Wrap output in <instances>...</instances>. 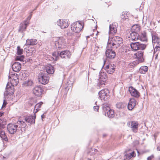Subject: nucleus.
Returning a JSON list of instances; mask_svg holds the SVG:
<instances>
[{
  "instance_id": "f257e3e1",
  "label": "nucleus",
  "mask_w": 160,
  "mask_h": 160,
  "mask_svg": "<svg viewBox=\"0 0 160 160\" xmlns=\"http://www.w3.org/2000/svg\"><path fill=\"white\" fill-rule=\"evenodd\" d=\"M122 43V39L119 37H113L108 40L107 46L108 47H112L116 48Z\"/></svg>"
},
{
  "instance_id": "f03ea898",
  "label": "nucleus",
  "mask_w": 160,
  "mask_h": 160,
  "mask_svg": "<svg viewBox=\"0 0 160 160\" xmlns=\"http://www.w3.org/2000/svg\"><path fill=\"white\" fill-rule=\"evenodd\" d=\"M83 22L81 21L74 22L71 25V30L76 33L79 32L83 27Z\"/></svg>"
},
{
  "instance_id": "7ed1b4c3",
  "label": "nucleus",
  "mask_w": 160,
  "mask_h": 160,
  "mask_svg": "<svg viewBox=\"0 0 160 160\" xmlns=\"http://www.w3.org/2000/svg\"><path fill=\"white\" fill-rule=\"evenodd\" d=\"M146 44L139 42L132 43L130 44L131 48L134 51H136L139 49L143 50L146 48Z\"/></svg>"
},
{
  "instance_id": "20e7f679",
  "label": "nucleus",
  "mask_w": 160,
  "mask_h": 160,
  "mask_svg": "<svg viewBox=\"0 0 160 160\" xmlns=\"http://www.w3.org/2000/svg\"><path fill=\"white\" fill-rule=\"evenodd\" d=\"M11 83L8 82L7 85L6 90L4 94L5 96L8 98L9 96H11L13 94L14 91V86L11 85Z\"/></svg>"
},
{
  "instance_id": "39448f33",
  "label": "nucleus",
  "mask_w": 160,
  "mask_h": 160,
  "mask_svg": "<svg viewBox=\"0 0 160 160\" xmlns=\"http://www.w3.org/2000/svg\"><path fill=\"white\" fill-rule=\"evenodd\" d=\"M109 91L108 89H104L100 91L98 93L100 99L104 101H106L109 98Z\"/></svg>"
},
{
  "instance_id": "423d86ee",
  "label": "nucleus",
  "mask_w": 160,
  "mask_h": 160,
  "mask_svg": "<svg viewBox=\"0 0 160 160\" xmlns=\"http://www.w3.org/2000/svg\"><path fill=\"white\" fill-rule=\"evenodd\" d=\"M129 127L131 128L132 131L135 133L137 132L138 127L139 125L138 122L132 121L128 122V123Z\"/></svg>"
},
{
  "instance_id": "0eeeda50",
  "label": "nucleus",
  "mask_w": 160,
  "mask_h": 160,
  "mask_svg": "<svg viewBox=\"0 0 160 160\" xmlns=\"http://www.w3.org/2000/svg\"><path fill=\"white\" fill-rule=\"evenodd\" d=\"M127 37L130 41H136L139 39V35L136 32H133L128 34Z\"/></svg>"
},
{
  "instance_id": "6e6552de",
  "label": "nucleus",
  "mask_w": 160,
  "mask_h": 160,
  "mask_svg": "<svg viewBox=\"0 0 160 160\" xmlns=\"http://www.w3.org/2000/svg\"><path fill=\"white\" fill-rule=\"evenodd\" d=\"M17 126L18 130H21L22 131V128H23V130H25L27 128V125L23 121L18 120L17 121L15 124Z\"/></svg>"
},
{
  "instance_id": "1a4fd4ad",
  "label": "nucleus",
  "mask_w": 160,
  "mask_h": 160,
  "mask_svg": "<svg viewBox=\"0 0 160 160\" xmlns=\"http://www.w3.org/2000/svg\"><path fill=\"white\" fill-rule=\"evenodd\" d=\"M38 80L40 83L42 84H46L48 82L49 78L43 74L41 73V75L38 76Z\"/></svg>"
},
{
  "instance_id": "9d476101",
  "label": "nucleus",
  "mask_w": 160,
  "mask_h": 160,
  "mask_svg": "<svg viewBox=\"0 0 160 160\" xmlns=\"http://www.w3.org/2000/svg\"><path fill=\"white\" fill-rule=\"evenodd\" d=\"M69 23L68 20L59 19L57 21V24L61 28L63 29L68 27Z\"/></svg>"
},
{
  "instance_id": "9b49d317",
  "label": "nucleus",
  "mask_w": 160,
  "mask_h": 160,
  "mask_svg": "<svg viewBox=\"0 0 160 160\" xmlns=\"http://www.w3.org/2000/svg\"><path fill=\"white\" fill-rule=\"evenodd\" d=\"M7 128L9 132L11 134H13L18 130L15 124L9 123L8 125Z\"/></svg>"
},
{
  "instance_id": "f8f14e48",
  "label": "nucleus",
  "mask_w": 160,
  "mask_h": 160,
  "mask_svg": "<svg viewBox=\"0 0 160 160\" xmlns=\"http://www.w3.org/2000/svg\"><path fill=\"white\" fill-rule=\"evenodd\" d=\"M105 54L107 57L110 59L114 58L116 56L115 52L109 48L107 49Z\"/></svg>"
},
{
  "instance_id": "ddd939ff",
  "label": "nucleus",
  "mask_w": 160,
  "mask_h": 160,
  "mask_svg": "<svg viewBox=\"0 0 160 160\" xmlns=\"http://www.w3.org/2000/svg\"><path fill=\"white\" fill-rule=\"evenodd\" d=\"M129 91L132 96L136 98H138L140 96V93L136 89L132 87L129 88Z\"/></svg>"
},
{
  "instance_id": "4468645a",
  "label": "nucleus",
  "mask_w": 160,
  "mask_h": 160,
  "mask_svg": "<svg viewBox=\"0 0 160 160\" xmlns=\"http://www.w3.org/2000/svg\"><path fill=\"white\" fill-rule=\"evenodd\" d=\"M71 56L70 52L68 51H64L60 53L59 57L62 58L69 59Z\"/></svg>"
},
{
  "instance_id": "2eb2a0df",
  "label": "nucleus",
  "mask_w": 160,
  "mask_h": 160,
  "mask_svg": "<svg viewBox=\"0 0 160 160\" xmlns=\"http://www.w3.org/2000/svg\"><path fill=\"white\" fill-rule=\"evenodd\" d=\"M118 26L117 23H113L112 24L110 25L109 34L113 35L116 32Z\"/></svg>"
},
{
  "instance_id": "dca6fc26",
  "label": "nucleus",
  "mask_w": 160,
  "mask_h": 160,
  "mask_svg": "<svg viewBox=\"0 0 160 160\" xmlns=\"http://www.w3.org/2000/svg\"><path fill=\"white\" fill-rule=\"evenodd\" d=\"M33 92L36 96H40L42 93V90L41 87L39 86L35 87L33 89Z\"/></svg>"
},
{
  "instance_id": "f3484780",
  "label": "nucleus",
  "mask_w": 160,
  "mask_h": 160,
  "mask_svg": "<svg viewBox=\"0 0 160 160\" xmlns=\"http://www.w3.org/2000/svg\"><path fill=\"white\" fill-rule=\"evenodd\" d=\"M115 66L113 64H109L105 67V69L107 72L109 74H112L115 71Z\"/></svg>"
},
{
  "instance_id": "a211bd4d",
  "label": "nucleus",
  "mask_w": 160,
  "mask_h": 160,
  "mask_svg": "<svg viewBox=\"0 0 160 160\" xmlns=\"http://www.w3.org/2000/svg\"><path fill=\"white\" fill-rule=\"evenodd\" d=\"M12 76V81L11 82L9 83H11V85L13 86H16L18 83V76H17V74H11Z\"/></svg>"
},
{
  "instance_id": "6ab92c4d",
  "label": "nucleus",
  "mask_w": 160,
  "mask_h": 160,
  "mask_svg": "<svg viewBox=\"0 0 160 160\" xmlns=\"http://www.w3.org/2000/svg\"><path fill=\"white\" fill-rule=\"evenodd\" d=\"M29 24L28 21H24L23 23H22L20 24L19 32H22L25 31L28 25Z\"/></svg>"
},
{
  "instance_id": "aec40b11",
  "label": "nucleus",
  "mask_w": 160,
  "mask_h": 160,
  "mask_svg": "<svg viewBox=\"0 0 160 160\" xmlns=\"http://www.w3.org/2000/svg\"><path fill=\"white\" fill-rule=\"evenodd\" d=\"M21 64L18 62H14L12 65L13 70L15 72H19L21 69Z\"/></svg>"
},
{
  "instance_id": "412c9836",
  "label": "nucleus",
  "mask_w": 160,
  "mask_h": 160,
  "mask_svg": "<svg viewBox=\"0 0 160 160\" xmlns=\"http://www.w3.org/2000/svg\"><path fill=\"white\" fill-rule=\"evenodd\" d=\"M35 115L29 116L25 118V120L27 122L30 123L31 124H32L35 123Z\"/></svg>"
},
{
  "instance_id": "4be33fe9",
  "label": "nucleus",
  "mask_w": 160,
  "mask_h": 160,
  "mask_svg": "<svg viewBox=\"0 0 160 160\" xmlns=\"http://www.w3.org/2000/svg\"><path fill=\"white\" fill-rule=\"evenodd\" d=\"M136 105V101L133 98L131 99L129 101L128 105V108L129 110H132Z\"/></svg>"
},
{
  "instance_id": "5701e85b",
  "label": "nucleus",
  "mask_w": 160,
  "mask_h": 160,
  "mask_svg": "<svg viewBox=\"0 0 160 160\" xmlns=\"http://www.w3.org/2000/svg\"><path fill=\"white\" fill-rule=\"evenodd\" d=\"M135 55L138 59V61H139V62H142L143 61L144 58H143V52L141 51H138L137 53H136Z\"/></svg>"
},
{
  "instance_id": "b1692460",
  "label": "nucleus",
  "mask_w": 160,
  "mask_h": 160,
  "mask_svg": "<svg viewBox=\"0 0 160 160\" xmlns=\"http://www.w3.org/2000/svg\"><path fill=\"white\" fill-rule=\"evenodd\" d=\"M99 80L100 81L105 82L107 80V76L105 72H101L99 73Z\"/></svg>"
},
{
  "instance_id": "393cba45",
  "label": "nucleus",
  "mask_w": 160,
  "mask_h": 160,
  "mask_svg": "<svg viewBox=\"0 0 160 160\" xmlns=\"http://www.w3.org/2000/svg\"><path fill=\"white\" fill-rule=\"evenodd\" d=\"M37 44V40L35 39H28L26 40V45H34Z\"/></svg>"
},
{
  "instance_id": "a878e982",
  "label": "nucleus",
  "mask_w": 160,
  "mask_h": 160,
  "mask_svg": "<svg viewBox=\"0 0 160 160\" xmlns=\"http://www.w3.org/2000/svg\"><path fill=\"white\" fill-rule=\"evenodd\" d=\"M136 156L134 152H132L131 153L126 154L124 157V160H128L132 157H135Z\"/></svg>"
},
{
  "instance_id": "bb28decb",
  "label": "nucleus",
  "mask_w": 160,
  "mask_h": 160,
  "mask_svg": "<svg viewBox=\"0 0 160 160\" xmlns=\"http://www.w3.org/2000/svg\"><path fill=\"white\" fill-rule=\"evenodd\" d=\"M152 40L153 43H158L159 42V38L158 35L155 33L153 32L152 34Z\"/></svg>"
},
{
  "instance_id": "cd10ccee",
  "label": "nucleus",
  "mask_w": 160,
  "mask_h": 160,
  "mask_svg": "<svg viewBox=\"0 0 160 160\" xmlns=\"http://www.w3.org/2000/svg\"><path fill=\"white\" fill-rule=\"evenodd\" d=\"M139 63V61L136 60L133 61L132 62H131L128 64L127 65L128 67V68H133L136 65L138 64Z\"/></svg>"
},
{
  "instance_id": "c85d7f7f",
  "label": "nucleus",
  "mask_w": 160,
  "mask_h": 160,
  "mask_svg": "<svg viewBox=\"0 0 160 160\" xmlns=\"http://www.w3.org/2000/svg\"><path fill=\"white\" fill-rule=\"evenodd\" d=\"M47 72L49 74H53L54 72V69L53 67L50 65L46 68Z\"/></svg>"
},
{
  "instance_id": "c756f323",
  "label": "nucleus",
  "mask_w": 160,
  "mask_h": 160,
  "mask_svg": "<svg viewBox=\"0 0 160 160\" xmlns=\"http://www.w3.org/2000/svg\"><path fill=\"white\" fill-rule=\"evenodd\" d=\"M105 116H107L109 118H112L114 116V112L113 110L110 109L106 112H105Z\"/></svg>"
},
{
  "instance_id": "7c9ffc66",
  "label": "nucleus",
  "mask_w": 160,
  "mask_h": 160,
  "mask_svg": "<svg viewBox=\"0 0 160 160\" xmlns=\"http://www.w3.org/2000/svg\"><path fill=\"white\" fill-rule=\"evenodd\" d=\"M33 83L32 81L31 80H28L25 81L22 84L23 87H27L31 86Z\"/></svg>"
},
{
  "instance_id": "2f4dec72",
  "label": "nucleus",
  "mask_w": 160,
  "mask_h": 160,
  "mask_svg": "<svg viewBox=\"0 0 160 160\" xmlns=\"http://www.w3.org/2000/svg\"><path fill=\"white\" fill-rule=\"evenodd\" d=\"M0 137L5 141H8L7 136L6 135L5 132L4 131L0 130Z\"/></svg>"
},
{
  "instance_id": "473e14b6",
  "label": "nucleus",
  "mask_w": 160,
  "mask_h": 160,
  "mask_svg": "<svg viewBox=\"0 0 160 160\" xmlns=\"http://www.w3.org/2000/svg\"><path fill=\"white\" fill-rule=\"evenodd\" d=\"M43 102H40L37 104L35 106V109L34 110L33 112L36 113L38 112L40 109L41 105H42Z\"/></svg>"
},
{
  "instance_id": "72a5a7b5",
  "label": "nucleus",
  "mask_w": 160,
  "mask_h": 160,
  "mask_svg": "<svg viewBox=\"0 0 160 160\" xmlns=\"http://www.w3.org/2000/svg\"><path fill=\"white\" fill-rule=\"evenodd\" d=\"M148 68L146 66H142L141 67L139 71L142 73H145L148 70Z\"/></svg>"
},
{
  "instance_id": "f704fd0d",
  "label": "nucleus",
  "mask_w": 160,
  "mask_h": 160,
  "mask_svg": "<svg viewBox=\"0 0 160 160\" xmlns=\"http://www.w3.org/2000/svg\"><path fill=\"white\" fill-rule=\"evenodd\" d=\"M102 108L105 112H107L110 109L108 103L103 104L102 105Z\"/></svg>"
},
{
  "instance_id": "c9c22d12",
  "label": "nucleus",
  "mask_w": 160,
  "mask_h": 160,
  "mask_svg": "<svg viewBox=\"0 0 160 160\" xmlns=\"http://www.w3.org/2000/svg\"><path fill=\"white\" fill-rule=\"evenodd\" d=\"M139 39L142 41H146L147 39L145 33H142V36L140 37L139 36Z\"/></svg>"
},
{
  "instance_id": "e433bc0d",
  "label": "nucleus",
  "mask_w": 160,
  "mask_h": 160,
  "mask_svg": "<svg viewBox=\"0 0 160 160\" xmlns=\"http://www.w3.org/2000/svg\"><path fill=\"white\" fill-rule=\"evenodd\" d=\"M59 54L60 53H59V52L58 51L55 52H53L52 53V55L54 59L55 58V59L56 60L58 59L59 57Z\"/></svg>"
},
{
  "instance_id": "4c0bfd02",
  "label": "nucleus",
  "mask_w": 160,
  "mask_h": 160,
  "mask_svg": "<svg viewBox=\"0 0 160 160\" xmlns=\"http://www.w3.org/2000/svg\"><path fill=\"white\" fill-rule=\"evenodd\" d=\"M132 28L135 30L136 32L139 31L140 29V28L138 25H135L132 26Z\"/></svg>"
},
{
  "instance_id": "58836bf2",
  "label": "nucleus",
  "mask_w": 160,
  "mask_h": 160,
  "mask_svg": "<svg viewBox=\"0 0 160 160\" xmlns=\"http://www.w3.org/2000/svg\"><path fill=\"white\" fill-rule=\"evenodd\" d=\"M17 53L18 55H21L22 53L23 52V50L22 49H21L20 47L19 46H18L17 47Z\"/></svg>"
},
{
  "instance_id": "ea45409f",
  "label": "nucleus",
  "mask_w": 160,
  "mask_h": 160,
  "mask_svg": "<svg viewBox=\"0 0 160 160\" xmlns=\"http://www.w3.org/2000/svg\"><path fill=\"white\" fill-rule=\"evenodd\" d=\"M6 124L5 121H4L2 123H1V122H0V130H2V129L5 127V126Z\"/></svg>"
},
{
  "instance_id": "a19ab883",
  "label": "nucleus",
  "mask_w": 160,
  "mask_h": 160,
  "mask_svg": "<svg viewBox=\"0 0 160 160\" xmlns=\"http://www.w3.org/2000/svg\"><path fill=\"white\" fill-rule=\"evenodd\" d=\"M24 59V57L23 55L20 56H17L16 59L17 60H19L21 62H23Z\"/></svg>"
},
{
  "instance_id": "79ce46f5",
  "label": "nucleus",
  "mask_w": 160,
  "mask_h": 160,
  "mask_svg": "<svg viewBox=\"0 0 160 160\" xmlns=\"http://www.w3.org/2000/svg\"><path fill=\"white\" fill-rule=\"evenodd\" d=\"M116 107L118 108H123L124 106L122 102L118 103L116 105Z\"/></svg>"
},
{
  "instance_id": "37998d69",
  "label": "nucleus",
  "mask_w": 160,
  "mask_h": 160,
  "mask_svg": "<svg viewBox=\"0 0 160 160\" xmlns=\"http://www.w3.org/2000/svg\"><path fill=\"white\" fill-rule=\"evenodd\" d=\"M160 51V47L159 46L156 47L154 49V53L156 52L157 51Z\"/></svg>"
},
{
  "instance_id": "c03bdc74",
  "label": "nucleus",
  "mask_w": 160,
  "mask_h": 160,
  "mask_svg": "<svg viewBox=\"0 0 160 160\" xmlns=\"http://www.w3.org/2000/svg\"><path fill=\"white\" fill-rule=\"evenodd\" d=\"M32 15L31 14H30L27 18V19L25 20V21H28L29 22V21L30 19H31V17H32Z\"/></svg>"
},
{
  "instance_id": "a18cd8bd",
  "label": "nucleus",
  "mask_w": 160,
  "mask_h": 160,
  "mask_svg": "<svg viewBox=\"0 0 160 160\" xmlns=\"http://www.w3.org/2000/svg\"><path fill=\"white\" fill-rule=\"evenodd\" d=\"M5 121V122L6 123V124L7 123H6V119H4V118H0V122H1L2 123V122H3L4 121Z\"/></svg>"
},
{
  "instance_id": "49530a36",
  "label": "nucleus",
  "mask_w": 160,
  "mask_h": 160,
  "mask_svg": "<svg viewBox=\"0 0 160 160\" xmlns=\"http://www.w3.org/2000/svg\"><path fill=\"white\" fill-rule=\"evenodd\" d=\"M93 108L95 111H98L99 109V107L98 106H95Z\"/></svg>"
},
{
  "instance_id": "de8ad7c7",
  "label": "nucleus",
  "mask_w": 160,
  "mask_h": 160,
  "mask_svg": "<svg viewBox=\"0 0 160 160\" xmlns=\"http://www.w3.org/2000/svg\"><path fill=\"white\" fill-rule=\"evenodd\" d=\"M31 49V48L30 47H28V48L26 49V51L28 53H29L30 52L29 51H30H30ZM31 49H32V48H31Z\"/></svg>"
},
{
  "instance_id": "09e8293b",
  "label": "nucleus",
  "mask_w": 160,
  "mask_h": 160,
  "mask_svg": "<svg viewBox=\"0 0 160 160\" xmlns=\"http://www.w3.org/2000/svg\"><path fill=\"white\" fill-rule=\"evenodd\" d=\"M153 158V157L152 156H149L147 158V160H151Z\"/></svg>"
},
{
  "instance_id": "8fccbe9b",
  "label": "nucleus",
  "mask_w": 160,
  "mask_h": 160,
  "mask_svg": "<svg viewBox=\"0 0 160 160\" xmlns=\"http://www.w3.org/2000/svg\"><path fill=\"white\" fill-rule=\"evenodd\" d=\"M121 18L122 19H126V18H125V16H124V15H123V14L122 15H121Z\"/></svg>"
},
{
  "instance_id": "3c124183",
  "label": "nucleus",
  "mask_w": 160,
  "mask_h": 160,
  "mask_svg": "<svg viewBox=\"0 0 160 160\" xmlns=\"http://www.w3.org/2000/svg\"><path fill=\"white\" fill-rule=\"evenodd\" d=\"M41 117H42V120H43V119L45 117V116L44 115V114H43L42 115Z\"/></svg>"
},
{
  "instance_id": "603ef678",
  "label": "nucleus",
  "mask_w": 160,
  "mask_h": 160,
  "mask_svg": "<svg viewBox=\"0 0 160 160\" xmlns=\"http://www.w3.org/2000/svg\"><path fill=\"white\" fill-rule=\"evenodd\" d=\"M157 150L158 151H160V146H158L157 148Z\"/></svg>"
},
{
  "instance_id": "864d4df0",
  "label": "nucleus",
  "mask_w": 160,
  "mask_h": 160,
  "mask_svg": "<svg viewBox=\"0 0 160 160\" xmlns=\"http://www.w3.org/2000/svg\"><path fill=\"white\" fill-rule=\"evenodd\" d=\"M3 114V113H2L1 112H0V117L2 116Z\"/></svg>"
},
{
  "instance_id": "5fc2aeb1",
  "label": "nucleus",
  "mask_w": 160,
  "mask_h": 160,
  "mask_svg": "<svg viewBox=\"0 0 160 160\" xmlns=\"http://www.w3.org/2000/svg\"><path fill=\"white\" fill-rule=\"evenodd\" d=\"M158 57V53L157 54V55L156 56L155 58L156 59Z\"/></svg>"
}]
</instances>
